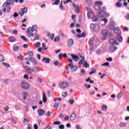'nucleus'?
I'll return each mask as SVG.
<instances>
[{
	"label": "nucleus",
	"instance_id": "nucleus-1",
	"mask_svg": "<svg viewBox=\"0 0 129 129\" xmlns=\"http://www.w3.org/2000/svg\"><path fill=\"white\" fill-rule=\"evenodd\" d=\"M27 36L34 37L37 34V25H34L32 27H29L26 31Z\"/></svg>",
	"mask_w": 129,
	"mask_h": 129
},
{
	"label": "nucleus",
	"instance_id": "nucleus-2",
	"mask_svg": "<svg viewBox=\"0 0 129 129\" xmlns=\"http://www.w3.org/2000/svg\"><path fill=\"white\" fill-rule=\"evenodd\" d=\"M14 0H7L3 5V8H4L2 10L3 13H7V8H8L10 5H14Z\"/></svg>",
	"mask_w": 129,
	"mask_h": 129
},
{
	"label": "nucleus",
	"instance_id": "nucleus-3",
	"mask_svg": "<svg viewBox=\"0 0 129 129\" xmlns=\"http://www.w3.org/2000/svg\"><path fill=\"white\" fill-rule=\"evenodd\" d=\"M102 5H103L102 2L98 1L96 2L94 6L95 10L97 11H101V10H103V8H101V6H102Z\"/></svg>",
	"mask_w": 129,
	"mask_h": 129
},
{
	"label": "nucleus",
	"instance_id": "nucleus-4",
	"mask_svg": "<svg viewBox=\"0 0 129 129\" xmlns=\"http://www.w3.org/2000/svg\"><path fill=\"white\" fill-rule=\"evenodd\" d=\"M91 29L94 31V32H99V30H100V28L99 27V25L96 24H91Z\"/></svg>",
	"mask_w": 129,
	"mask_h": 129
},
{
	"label": "nucleus",
	"instance_id": "nucleus-5",
	"mask_svg": "<svg viewBox=\"0 0 129 129\" xmlns=\"http://www.w3.org/2000/svg\"><path fill=\"white\" fill-rule=\"evenodd\" d=\"M69 86V84L66 82H61L59 84V87L61 89H66Z\"/></svg>",
	"mask_w": 129,
	"mask_h": 129
},
{
	"label": "nucleus",
	"instance_id": "nucleus-6",
	"mask_svg": "<svg viewBox=\"0 0 129 129\" xmlns=\"http://www.w3.org/2000/svg\"><path fill=\"white\" fill-rule=\"evenodd\" d=\"M69 67H70L72 72H76L78 70V66H73V63H71L69 64Z\"/></svg>",
	"mask_w": 129,
	"mask_h": 129
},
{
	"label": "nucleus",
	"instance_id": "nucleus-7",
	"mask_svg": "<svg viewBox=\"0 0 129 129\" xmlns=\"http://www.w3.org/2000/svg\"><path fill=\"white\" fill-rule=\"evenodd\" d=\"M98 17H99L100 18L102 17H106V12L104 11V8H103V9H102L101 11L99 12L98 14Z\"/></svg>",
	"mask_w": 129,
	"mask_h": 129
},
{
	"label": "nucleus",
	"instance_id": "nucleus-8",
	"mask_svg": "<svg viewBox=\"0 0 129 129\" xmlns=\"http://www.w3.org/2000/svg\"><path fill=\"white\" fill-rule=\"evenodd\" d=\"M21 87L23 89H25V90H27L30 88V85L29 84L25 82L22 83Z\"/></svg>",
	"mask_w": 129,
	"mask_h": 129
},
{
	"label": "nucleus",
	"instance_id": "nucleus-9",
	"mask_svg": "<svg viewBox=\"0 0 129 129\" xmlns=\"http://www.w3.org/2000/svg\"><path fill=\"white\" fill-rule=\"evenodd\" d=\"M74 45V41L72 39H70L67 42V46L69 48H71Z\"/></svg>",
	"mask_w": 129,
	"mask_h": 129
},
{
	"label": "nucleus",
	"instance_id": "nucleus-10",
	"mask_svg": "<svg viewBox=\"0 0 129 129\" xmlns=\"http://www.w3.org/2000/svg\"><path fill=\"white\" fill-rule=\"evenodd\" d=\"M107 19L104 18L100 21V24L101 26H105L107 24Z\"/></svg>",
	"mask_w": 129,
	"mask_h": 129
},
{
	"label": "nucleus",
	"instance_id": "nucleus-11",
	"mask_svg": "<svg viewBox=\"0 0 129 129\" xmlns=\"http://www.w3.org/2000/svg\"><path fill=\"white\" fill-rule=\"evenodd\" d=\"M25 69L28 74H32L33 73V69L29 68V67L25 66Z\"/></svg>",
	"mask_w": 129,
	"mask_h": 129
},
{
	"label": "nucleus",
	"instance_id": "nucleus-12",
	"mask_svg": "<svg viewBox=\"0 0 129 129\" xmlns=\"http://www.w3.org/2000/svg\"><path fill=\"white\" fill-rule=\"evenodd\" d=\"M114 32L115 34L117 35H121V30L118 27H115L114 28Z\"/></svg>",
	"mask_w": 129,
	"mask_h": 129
},
{
	"label": "nucleus",
	"instance_id": "nucleus-13",
	"mask_svg": "<svg viewBox=\"0 0 129 129\" xmlns=\"http://www.w3.org/2000/svg\"><path fill=\"white\" fill-rule=\"evenodd\" d=\"M28 12V9L24 8L21 10V11L19 12L20 16H24L26 13Z\"/></svg>",
	"mask_w": 129,
	"mask_h": 129
},
{
	"label": "nucleus",
	"instance_id": "nucleus-14",
	"mask_svg": "<svg viewBox=\"0 0 129 129\" xmlns=\"http://www.w3.org/2000/svg\"><path fill=\"white\" fill-rule=\"evenodd\" d=\"M102 34L105 37L109 36V32L107 30H104L102 31Z\"/></svg>",
	"mask_w": 129,
	"mask_h": 129
},
{
	"label": "nucleus",
	"instance_id": "nucleus-15",
	"mask_svg": "<svg viewBox=\"0 0 129 129\" xmlns=\"http://www.w3.org/2000/svg\"><path fill=\"white\" fill-rule=\"evenodd\" d=\"M71 56H72V58L76 61V62H78V60H80L78 56L75 55L74 54H71Z\"/></svg>",
	"mask_w": 129,
	"mask_h": 129
},
{
	"label": "nucleus",
	"instance_id": "nucleus-16",
	"mask_svg": "<svg viewBox=\"0 0 129 129\" xmlns=\"http://www.w3.org/2000/svg\"><path fill=\"white\" fill-rule=\"evenodd\" d=\"M42 101L44 103H46L47 102V97H46V94L45 92L42 93Z\"/></svg>",
	"mask_w": 129,
	"mask_h": 129
},
{
	"label": "nucleus",
	"instance_id": "nucleus-17",
	"mask_svg": "<svg viewBox=\"0 0 129 129\" xmlns=\"http://www.w3.org/2000/svg\"><path fill=\"white\" fill-rule=\"evenodd\" d=\"M88 19H93L94 18V14L93 12H89L88 13Z\"/></svg>",
	"mask_w": 129,
	"mask_h": 129
},
{
	"label": "nucleus",
	"instance_id": "nucleus-18",
	"mask_svg": "<svg viewBox=\"0 0 129 129\" xmlns=\"http://www.w3.org/2000/svg\"><path fill=\"white\" fill-rule=\"evenodd\" d=\"M38 115L40 116L44 115V114L45 113V111H44V110L39 109L38 110Z\"/></svg>",
	"mask_w": 129,
	"mask_h": 129
},
{
	"label": "nucleus",
	"instance_id": "nucleus-19",
	"mask_svg": "<svg viewBox=\"0 0 129 129\" xmlns=\"http://www.w3.org/2000/svg\"><path fill=\"white\" fill-rule=\"evenodd\" d=\"M29 93L28 92H24L22 94V96L23 97L24 99H27V97L28 96Z\"/></svg>",
	"mask_w": 129,
	"mask_h": 129
},
{
	"label": "nucleus",
	"instance_id": "nucleus-20",
	"mask_svg": "<svg viewBox=\"0 0 129 129\" xmlns=\"http://www.w3.org/2000/svg\"><path fill=\"white\" fill-rule=\"evenodd\" d=\"M110 43L112 44V45H118V43L117 42V41L114 39L110 40Z\"/></svg>",
	"mask_w": 129,
	"mask_h": 129
},
{
	"label": "nucleus",
	"instance_id": "nucleus-21",
	"mask_svg": "<svg viewBox=\"0 0 129 129\" xmlns=\"http://www.w3.org/2000/svg\"><path fill=\"white\" fill-rule=\"evenodd\" d=\"M29 60L31 63H33L34 65H37V61H36V59L34 58V57H30L29 59Z\"/></svg>",
	"mask_w": 129,
	"mask_h": 129
},
{
	"label": "nucleus",
	"instance_id": "nucleus-22",
	"mask_svg": "<svg viewBox=\"0 0 129 129\" xmlns=\"http://www.w3.org/2000/svg\"><path fill=\"white\" fill-rule=\"evenodd\" d=\"M76 118V114L73 113L71 115V120H72V121H73V120H75Z\"/></svg>",
	"mask_w": 129,
	"mask_h": 129
},
{
	"label": "nucleus",
	"instance_id": "nucleus-23",
	"mask_svg": "<svg viewBox=\"0 0 129 129\" xmlns=\"http://www.w3.org/2000/svg\"><path fill=\"white\" fill-rule=\"evenodd\" d=\"M42 62H44V63H50V58H44L42 59Z\"/></svg>",
	"mask_w": 129,
	"mask_h": 129
},
{
	"label": "nucleus",
	"instance_id": "nucleus-24",
	"mask_svg": "<svg viewBox=\"0 0 129 129\" xmlns=\"http://www.w3.org/2000/svg\"><path fill=\"white\" fill-rule=\"evenodd\" d=\"M13 51H14L15 52L18 51L19 49H20V47L17 45H13Z\"/></svg>",
	"mask_w": 129,
	"mask_h": 129
},
{
	"label": "nucleus",
	"instance_id": "nucleus-25",
	"mask_svg": "<svg viewBox=\"0 0 129 129\" xmlns=\"http://www.w3.org/2000/svg\"><path fill=\"white\" fill-rule=\"evenodd\" d=\"M86 33L85 32H83L81 34H78L77 37H78L79 38H84V37H86Z\"/></svg>",
	"mask_w": 129,
	"mask_h": 129
},
{
	"label": "nucleus",
	"instance_id": "nucleus-26",
	"mask_svg": "<svg viewBox=\"0 0 129 129\" xmlns=\"http://www.w3.org/2000/svg\"><path fill=\"white\" fill-rule=\"evenodd\" d=\"M8 40L9 42H15V41H16V39L15 38V37L13 36H10L8 38Z\"/></svg>",
	"mask_w": 129,
	"mask_h": 129
},
{
	"label": "nucleus",
	"instance_id": "nucleus-27",
	"mask_svg": "<svg viewBox=\"0 0 129 129\" xmlns=\"http://www.w3.org/2000/svg\"><path fill=\"white\" fill-rule=\"evenodd\" d=\"M110 51H111V52H114V51H116V50H117V47L115 46H113L110 47Z\"/></svg>",
	"mask_w": 129,
	"mask_h": 129
},
{
	"label": "nucleus",
	"instance_id": "nucleus-28",
	"mask_svg": "<svg viewBox=\"0 0 129 129\" xmlns=\"http://www.w3.org/2000/svg\"><path fill=\"white\" fill-rule=\"evenodd\" d=\"M80 58H82V60H80V61L79 62V64H83V62L84 61H85V57H84V56H80Z\"/></svg>",
	"mask_w": 129,
	"mask_h": 129
},
{
	"label": "nucleus",
	"instance_id": "nucleus-29",
	"mask_svg": "<svg viewBox=\"0 0 129 129\" xmlns=\"http://www.w3.org/2000/svg\"><path fill=\"white\" fill-rule=\"evenodd\" d=\"M126 123L125 122H120L119 124V126H120V127H125L126 126Z\"/></svg>",
	"mask_w": 129,
	"mask_h": 129
},
{
	"label": "nucleus",
	"instance_id": "nucleus-30",
	"mask_svg": "<svg viewBox=\"0 0 129 129\" xmlns=\"http://www.w3.org/2000/svg\"><path fill=\"white\" fill-rule=\"evenodd\" d=\"M33 72H35V73H37V72H39V70H38V67H34L32 68Z\"/></svg>",
	"mask_w": 129,
	"mask_h": 129
},
{
	"label": "nucleus",
	"instance_id": "nucleus-31",
	"mask_svg": "<svg viewBox=\"0 0 129 129\" xmlns=\"http://www.w3.org/2000/svg\"><path fill=\"white\" fill-rule=\"evenodd\" d=\"M60 37L59 36H57L54 39V42H60Z\"/></svg>",
	"mask_w": 129,
	"mask_h": 129
},
{
	"label": "nucleus",
	"instance_id": "nucleus-32",
	"mask_svg": "<svg viewBox=\"0 0 129 129\" xmlns=\"http://www.w3.org/2000/svg\"><path fill=\"white\" fill-rule=\"evenodd\" d=\"M102 109L103 111H106L107 110V106L105 105H102Z\"/></svg>",
	"mask_w": 129,
	"mask_h": 129
},
{
	"label": "nucleus",
	"instance_id": "nucleus-33",
	"mask_svg": "<svg viewBox=\"0 0 129 129\" xmlns=\"http://www.w3.org/2000/svg\"><path fill=\"white\" fill-rule=\"evenodd\" d=\"M116 39L120 42H122V37L121 36H117Z\"/></svg>",
	"mask_w": 129,
	"mask_h": 129
},
{
	"label": "nucleus",
	"instance_id": "nucleus-34",
	"mask_svg": "<svg viewBox=\"0 0 129 129\" xmlns=\"http://www.w3.org/2000/svg\"><path fill=\"white\" fill-rule=\"evenodd\" d=\"M5 61V57L2 54H0V62H4Z\"/></svg>",
	"mask_w": 129,
	"mask_h": 129
},
{
	"label": "nucleus",
	"instance_id": "nucleus-35",
	"mask_svg": "<svg viewBox=\"0 0 129 129\" xmlns=\"http://www.w3.org/2000/svg\"><path fill=\"white\" fill-rule=\"evenodd\" d=\"M122 96V93H121V92H120L119 93H118V95H117V97L119 99H120V98H121Z\"/></svg>",
	"mask_w": 129,
	"mask_h": 129
},
{
	"label": "nucleus",
	"instance_id": "nucleus-36",
	"mask_svg": "<svg viewBox=\"0 0 129 129\" xmlns=\"http://www.w3.org/2000/svg\"><path fill=\"white\" fill-rule=\"evenodd\" d=\"M116 7H117V8H120V7H121V6H122V4L120 2H117L116 3Z\"/></svg>",
	"mask_w": 129,
	"mask_h": 129
},
{
	"label": "nucleus",
	"instance_id": "nucleus-37",
	"mask_svg": "<svg viewBox=\"0 0 129 129\" xmlns=\"http://www.w3.org/2000/svg\"><path fill=\"white\" fill-rule=\"evenodd\" d=\"M93 41H94V38H91V39H90L89 41V45H93Z\"/></svg>",
	"mask_w": 129,
	"mask_h": 129
},
{
	"label": "nucleus",
	"instance_id": "nucleus-38",
	"mask_svg": "<svg viewBox=\"0 0 129 129\" xmlns=\"http://www.w3.org/2000/svg\"><path fill=\"white\" fill-rule=\"evenodd\" d=\"M84 67H85V68H87L89 67V64H88V63L87 62V61H85L84 63Z\"/></svg>",
	"mask_w": 129,
	"mask_h": 129
},
{
	"label": "nucleus",
	"instance_id": "nucleus-39",
	"mask_svg": "<svg viewBox=\"0 0 129 129\" xmlns=\"http://www.w3.org/2000/svg\"><path fill=\"white\" fill-rule=\"evenodd\" d=\"M60 105V103H54L53 107H55V108H58Z\"/></svg>",
	"mask_w": 129,
	"mask_h": 129
},
{
	"label": "nucleus",
	"instance_id": "nucleus-40",
	"mask_svg": "<svg viewBox=\"0 0 129 129\" xmlns=\"http://www.w3.org/2000/svg\"><path fill=\"white\" fill-rule=\"evenodd\" d=\"M95 72H96V70L93 69H92V71L90 73H89V75H92V74H94Z\"/></svg>",
	"mask_w": 129,
	"mask_h": 129
},
{
	"label": "nucleus",
	"instance_id": "nucleus-41",
	"mask_svg": "<svg viewBox=\"0 0 129 129\" xmlns=\"http://www.w3.org/2000/svg\"><path fill=\"white\" fill-rule=\"evenodd\" d=\"M63 2L61 1L60 3V4L59 5V8L60 9L62 10V11H63L64 10V7H63V4H62Z\"/></svg>",
	"mask_w": 129,
	"mask_h": 129
},
{
	"label": "nucleus",
	"instance_id": "nucleus-42",
	"mask_svg": "<svg viewBox=\"0 0 129 129\" xmlns=\"http://www.w3.org/2000/svg\"><path fill=\"white\" fill-rule=\"evenodd\" d=\"M9 108H10L9 106H6L3 108V110L4 111H9Z\"/></svg>",
	"mask_w": 129,
	"mask_h": 129
},
{
	"label": "nucleus",
	"instance_id": "nucleus-43",
	"mask_svg": "<svg viewBox=\"0 0 129 129\" xmlns=\"http://www.w3.org/2000/svg\"><path fill=\"white\" fill-rule=\"evenodd\" d=\"M60 62L58 60H56L53 62L54 66H58Z\"/></svg>",
	"mask_w": 129,
	"mask_h": 129
},
{
	"label": "nucleus",
	"instance_id": "nucleus-44",
	"mask_svg": "<svg viewBox=\"0 0 129 129\" xmlns=\"http://www.w3.org/2000/svg\"><path fill=\"white\" fill-rule=\"evenodd\" d=\"M2 64L3 65H4L5 67H7V68H9V67H10V64H9L7 62H3Z\"/></svg>",
	"mask_w": 129,
	"mask_h": 129
},
{
	"label": "nucleus",
	"instance_id": "nucleus-45",
	"mask_svg": "<svg viewBox=\"0 0 129 129\" xmlns=\"http://www.w3.org/2000/svg\"><path fill=\"white\" fill-rule=\"evenodd\" d=\"M59 3H60V0H56L54 3H52V5H59Z\"/></svg>",
	"mask_w": 129,
	"mask_h": 129
},
{
	"label": "nucleus",
	"instance_id": "nucleus-46",
	"mask_svg": "<svg viewBox=\"0 0 129 129\" xmlns=\"http://www.w3.org/2000/svg\"><path fill=\"white\" fill-rule=\"evenodd\" d=\"M62 95L63 97H66V96H67V95H68V93H67V92H63L62 94Z\"/></svg>",
	"mask_w": 129,
	"mask_h": 129
},
{
	"label": "nucleus",
	"instance_id": "nucleus-47",
	"mask_svg": "<svg viewBox=\"0 0 129 129\" xmlns=\"http://www.w3.org/2000/svg\"><path fill=\"white\" fill-rule=\"evenodd\" d=\"M21 38L22 40H24L25 42H27V41H28V39H27V38H25L24 36H21Z\"/></svg>",
	"mask_w": 129,
	"mask_h": 129
},
{
	"label": "nucleus",
	"instance_id": "nucleus-48",
	"mask_svg": "<svg viewBox=\"0 0 129 129\" xmlns=\"http://www.w3.org/2000/svg\"><path fill=\"white\" fill-rule=\"evenodd\" d=\"M53 124L59 125V124H61V122L60 121L53 122Z\"/></svg>",
	"mask_w": 129,
	"mask_h": 129
},
{
	"label": "nucleus",
	"instance_id": "nucleus-49",
	"mask_svg": "<svg viewBox=\"0 0 129 129\" xmlns=\"http://www.w3.org/2000/svg\"><path fill=\"white\" fill-rule=\"evenodd\" d=\"M26 122H30V120L27 118H24L23 120V123H26Z\"/></svg>",
	"mask_w": 129,
	"mask_h": 129
},
{
	"label": "nucleus",
	"instance_id": "nucleus-50",
	"mask_svg": "<svg viewBox=\"0 0 129 129\" xmlns=\"http://www.w3.org/2000/svg\"><path fill=\"white\" fill-rule=\"evenodd\" d=\"M85 86L86 87L87 89H89L91 87L90 85H87V84H85Z\"/></svg>",
	"mask_w": 129,
	"mask_h": 129
},
{
	"label": "nucleus",
	"instance_id": "nucleus-51",
	"mask_svg": "<svg viewBox=\"0 0 129 129\" xmlns=\"http://www.w3.org/2000/svg\"><path fill=\"white\" fill-rule=\"evenodd\" d=\"M51 114H52V113H50V112H47L45 114V115L47 116V117H49Z\"/></svg>",
	"mask_w": 129,
	"mask_h": 129
},
{
	"label": "nucleus",
	"instance_id": "nucleus-52",
	"mask_svg": "<svg viewBox=\"0 0 129 129\" xmlns=\"http://www.w3.org/2000/svg\"><path fill=\"white\" fill-rule=\"evenodd\" d=\"M102 66H109V62H105L103 64H102Z\"/></svg>",
	"mask_w": 129,
	"mask_h": 129
},
{
	"label": "nucleus",
	"instance_id": "nucleus-53",
	"mask_svg": "<svg viewBox=\"0 0 129 129\" xmlns=\"http://www.w3.org/2000/svg\"><path fill=\"white\" fill-rule=\"evenodd\" d=\"M39 35L37 34L35 36V38H34V40H39Z\"/></svg>",
	"mask_w": 129,
	"mask_h": 129
},
{
	"label": "nucleus",
	"instance_id": "nucleus-54",
	"mask_svg": "<svg viewBox=\"0 0 129 129\" xmlns=\"http://www.w3.org/2000/svg\"><path fill=\"white\" fill-rule=\"evenodd\" d=\"M17 59H19V60H23V59H24V57L22 55H19L17 57Z\"/></svg>",
	"mask_w": 129,
	"mask_h": 129
},
{
	"label": "nucleus",
	"instance_id": "nucleus-55",
	"mask_svg": "<svg viewBox=\"0 0 129 129\" xmlns=\"http://www.w3.org/2000/svg\"><path fill=\"white\" fill-rule=\"evenodd\" d=\"M64 127H65V126H64L63 124H61V125L59 126V129H64Z\"/></svg>",
	"mask_w": 129,
	"mask_h": 129
},
{
	"label": "nucleus",
	"instance_id": "nucleus-56",
	"mask_svg": "<svg viewBox=\"0 0 129 129\" xmlns=\"http://www.w3.org/2000/svg\"><path fill=\"white\" fill-rule=\"evenodd\" d=\"M28 53H29V55L30 57H33V56H34V54H33V52L29 51Z\"/></svg>",
	"mask_w": 129,
	"mask_h": 129
},
{
	"label": "nucleus",
	"instance_id": "nucleus-57",
	"mask_svg": "<svg viewBox=\"0 0 129 129\" xmlns=\"http://www.w3.org/2000/svg\"><path fill=\"white\" fill-rule=\"evenodd\" d=\"M11 119L12 120L13 123H14V124H16L17 123V121H16L15 119H14L13 118H11Z\"/></svg>",
	"mask_w": 129,
	"mask_h": 129
},
{
	"label": "nucleus",
	"instance_id": "nucleus-58",
	"mask_svg": "<svg viewBox=\"0 0 129 129\" xmlns=\"http://www.w3.org/2000/svg\"><path fill=\"white\" fill-rule=\"evenodd\" d=\"M69 102H70V104H73V103H74L75 101L73 99H71L69 100Z\"/></svg>",
	"mask_w": 129,
	"mask_h": 129
},
{
	"label": "nucleus",
	"instance_id": "nucleus-59",
	"mask_svg": "<svg viewBox=\"0 0 129 129\" xmlns=\"http://www.w3.org/2000/svg\"><path fill=\"white\" fill-rule=\"evenodd\" d=\"M19 16V14L17 13H14V14L13 15V17H14V18H17V17H18Z\"/></svg>",
	"mask_w": 129,
	"mask_h": 129
},
{
	"label": "nucleus",
	"instance_id": "nucleus-60",
	"mask_svg": "<svg viewBox=\"0 0 129 129\" xmlns=\"http://www.w3.org/2000/svg\"><path fill=\"white\" fill-rule=\"evenodd\" d=\"M106 60L108 61L109 62H112V58L109 57V58H106Z\"/></svg>",
	"mask_w": 129,
	"mask_h": 129
},
{
	"label": "nucleus",
	"instance_id": "nucleus-61",
	"mask_svg": "<svg viewBox=\"0 0 129 129\" xmlns=\"http://www.w3.org/2000/svg\"><path fill=\"white\" fill-rule=\"evenodd\" d=\"M3 83H4L5 84H8L9 83L8 80H5L3 81Z\"/></svg>",
	"mask_w": 129,
	"mask_h": 129
},
{
	"label": "nucleus",
	"instance_id": "nucleus-62",
	"mask_svg": "<svg viewBox=\"0 0 129 129\" xmlns=\"http://www.w3.org/2000/svg\"><path fill=\"white\" fill-rule=\"evenodd\" d=\"M36 47H40V46H41V43L39 42H38L36 43Z\"/></svg>",
	"mask_w": 129,
	"mask_h": 129
},
{
	"label": "nucleus",
	"instance_id": "nucleus-63",
	"mask_svg": "<svg viewBox=\"0 0 129 129\" xmlns=\"http://www.w3.org/2000/svg\"><path fill=\"white\" fill-rule=\"evenodd\" d=\"M76 128L77 129H82V128H81V127L80 125H77L76 126Z\"/></svg>",
	"mask_w": 129,
	"mask_h": 129
},
{
	"label": "nucleus",
	"instance_id": "nucleus-64",
	"mask_svg": "<svg viewBox=\"0 0 129 129\" xmlns=\"http://www.w3.org/2000/svg\"><path fill=\"white\" fill-rule=\"evenodd\" d=\"M125 19H126V20H129V14L125 16Z\"/></svg>",
	"mask_w": 129,
	"mask_h": 129
}]
</instances>
